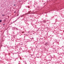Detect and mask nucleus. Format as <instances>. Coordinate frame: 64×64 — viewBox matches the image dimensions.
Here are the masks:
<instances>
[{"label":"nucleus","instance_id":"nucleus-7","mask_svg":"<svg viewBox=\"0 0 64 64\" xmlns=\"http://www.w3.org/2000/svg\"><path fill=\"white\" fill-rule=\"evenodd\" d=\"M32 39H34V38H32Z\"/></svg>","mask_w":64,"mask_h":64},{"label":"nucleus","instance_id":"nucleus-11","mask_svg":"<svg viewBox=\"0 0 64 64\" xmlns=\"http://www.w3.org/2000/svg\"><path fill=\"white\" fill-rule=\"evenodd\" d=\"M29 32H28L29 33Z\"/></svg>","mask_w":64,"mask_h":64},{"label":"nucleus","instance_id":"nucleus-5","mask_svg":"<svg viewBox=\"0 0 64 64\" xmlns=\"http://www.w3.org/2000/svg\"><path fill=\"white\" fill-rule=\"evenodd\" d=\"M16 12H14V13H16Z\"/></svg>","mask_w":64,"mask_h":64},{"label":"nucleus","instance_id":"nucleus-6","mask_svg":"<svg viewBox=\"0 0 64 64\" xmlns=\"http://www.w3.org/2000/svg\"><path fill=\"white\" fill-rule=\"evenodd\" d=\"M5 25V24H3V25Z\"/></svg>","mask_w":64,"mask_h":64},{"label":"nucleus","instance_id":"nucleus-8","mask_svg":"<svg viewBox=\"0 0 64 64\" xmlns=\"http://www.w3.org/2000/svg\"><path fill=\"white\" fill-rule=\"evenodd\" d=\"M16 29H17V30H18V29H17V28H16Z\"/></svg>","mask_w":64,"mask_h":64},{"label":"nucleus","instance_id":"nucleus-1","mask_svg":"<svg viewBox=\"0 0 64 64\" xmlns=\"http://www.w3.org/2000/svg\"><path fill=\"white\" fill-rule=\"evenodd\" d=\"M16 21H17V20H16L15 21H14L13 22H11V24H13V23H14V22H16Z\"/></svg>","mask_w":64,"mask_h":64},{"label":"nucleus","instance_id":"nucleus-12","mask_svg":"<svg viewBox=\"0 0 64 64\" xmlns=\"http://www.w3.org/2000/svg\"><path fill=\"white\" fill-rule=\"evenodd\" d=\"M18 19H19V18H18Z\"/></svg>","mask_w":64,"mask_h":64},{"label":"nucleus","instance_id":"nucleus-4","mask_svg":"<svg viewBox=\"0 0 64 64\" xmlns=\"http://www.w3.org/2000/svg\"><path fill=\"white\" fill-rule=\"evenodd\" d=\"M19 16V14H18L17 15V16Z\"/></svg>","mask_w":64,"mask_h":64},{"label":"nucleus","instance_id":"nucleus-2","mask_svg":"<svg viewBox=\"0 0 64 64\" xmlns=\"http://www.w3.org/2000/svg\"><path fill=\"white\" fill-rule=\"evenodd\" d=\"M1 22H2V20H0V23Z\"/></svg>","mask_w":64,"mask_h":64},{"label":"nucleus","instance_id":"nucleus-9","mask_svg":"<svg viewBox=\"0 0 64 64\" xmlns=\"http://www.w3.org/2000/svg\"><path fill=\"white\" fill-rule=\"evenodd\" d=\"M22 44H20V45H22Z\"/></svg>","mask_w":64,"mask_h":64},{"label":"nucleus","instance_id":"nucleus-3","mask_svg":"<svg viewBox=\"0 0 64 64\" xmlns=\"http://www.w3.org/2000/svg\"><path fill=\"white\" fill-rule=\"evenodd\" d=\"M2 16H5V15H4H4L2 14Z\"/></svg>","mask_w":64,"mask_h":64},{"label":"nucleus","instance_id":"nucleus-10","mask_svg":"<svg viewBox=\"0 0 64 64\" xmlns=\"http://www.w3.org/2000/svg\"><path fill=\"white\" fill-rule=\"evenodd\" d=\"M15 5H16L15 4L14 5V6H15Z\"/></svg>","mask_w":64,"mask_h":64},{"label":"nucleus","instance_id":"nucleus-13","mask_svg":"<svg viewBox=\"0 0 64 64\" xmlns=\"http://www.w3.org/2000/svg\"><path fill=\"white\" fill-rule=\"evenodd\" d=\"M29 12L30 13V12Z\"/></svg>","mask_w":64,"mask_h":64}]
</instances>
